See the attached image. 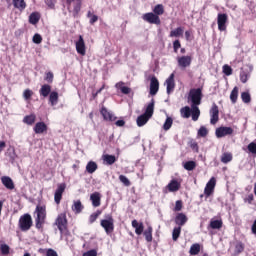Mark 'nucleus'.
I'll return each mask as SVG.
<instances>
[{
	"label": "nucleus",
	"instance_id": "obj_12",
	"mask_svg": "<svg viewBox=\"0 0 256 256\" xmlns=\"http://www.w3.org/2000/svg\"><path fill=\"white\" fill-rule=\"evenodd\" d=\"M215 135L217 139H221L223 137H227V135H233V128L222 126L216 129Z\"/></svg>",
	"mask_w": 256,
	"mask_h": 256
},
{
	"label": "nucleus",
	"instance_id": "obj_40",
	"mask_svg": "<svg viewBox=\"0 0 256 256\" xmlns=\"http://www.w3.org/2000/svg\"><path fill=\"white\" fill-rule=\"evenodd\" d=\"M179 235H181V226L175 227L172 232L173 241H177L179 239Z\"/></svg>",
	"mask_w": 256,
	"mask_h": 256
},
{
	"label": "nucleus",
	"instance_id": "obj_57",
	"mask_svg": "<svg viewBox=\"0 0 256 256\" xmlns=\"http://www.w3.org/2000/svg\"><path fill=\"white\" fill-rule=\"evenodd\" d=\"M183 209V202L181 200L176 201L174 211H181Z\"/></svg>",
	"mask_w": 256,
	"mask_h": 256
},
{
	"label": "nucleus",
	"instance_id": "obj_64",
	"mask_svg": "<svg viewBox=\"0 0 256 256\" xmlns=\"http://www.w3.org/2000/svg\"><path fill=\"white\" fill-rule=\"evenodd\" d=\"M7 147V144L5 143V141H0V153L3 152V149Z\"/></svg>",
	"mask_w": 256,
	"mask_h": 256
},
{
	"label": "nucleus",
	"instance_id": "obj_56",
	"mask_svg": "<svg viewBox=\"0 0 256 256\" xmlns=\"http://www.w3.org/2000/svg\"><path fill=\"white\" fill-rule=\"evenodd\" d=\"M173 49H174V53H177V51L181 49V42H179V40H175L173 42Z\"/></svg>",
	"mask_w": 256,
	"mask_h": 256
},
{
	"label": "nucleus",
	"instance_id": "obj_13",
	"mask_svg": "<svg viewBox=\"0 0 256 256\" xmlns=\"http://www.w3.org/2000/svg\"><path fill=\"white\" fill-rule=\"evenodd\" d=\"M75 45L78 55H82V57H85L87 53V48L85 47V40L83 39V36H79V39L75 42Z\"/></svg>",
	"mask_w": 256,
	"mask_h": 256
},
{
	"label": "nucleus",
	"instance_id": "obj_51",
	"mask_svg": "<svg viewBox=\"0 0 256 256\" xmlns=\"http://www.w3.org/2000/svg\"><path fill=\"white\" fill-rule=\"evenodd\" d=\"M249 80V74H247L245 71L240 72V81L241 83H247Z\"/></svg>",
	"mask_w": 256,
	"mask_h": 256
},
{
	"label": "nucleus",
	"instance_id": "obj_27",
	"mask_svg": "<svg viewBox=\"0 0 256 256\" xmlns=\"http://www.w3.org/2000/svg\"><path fill=\"white\" fill-rule=\"evenodd\" d=\"M39 19H41L39 12H33L29 16V23L31 25H37L39 23Z\"/></svg>",
	"mask_w": 256,
	"mask_h": 256
},
{
	"label": "nucleus",
	"instance_id": "obj_9",
	"mask_svg": "<svg viewBox=\"0 0 256 256\" xmlns=\"http://www.w3.org/2000/svg\"><path fill=\"white\" fill-rule=\"evenodd\" d=\"M65 189H67V185L65 183H60L57 185V189L54 193V201L56 205L61 203V199H63V193H65Z\"/></svg>",
	"mask_w": 256,
	"mask_h": 256
},
{
	"label": "nucleus",
	"instance_id": "obj_43",
	"mask_svg": "<svg viewBox=\"0 0 256 256\" xmlns=\"http://www.w3.org/2000/svg\"><path fill=\"white\" fill-rule=\"evenodd\" d=\"M241 99L243 103H251V94L249 92H242Z\"/></svg>",
	"mask_w": 256,
	"mask_h": 256
},
{
	"label": "nucleus",
	"instance_id": "obj_63",
	"mask_svg": "<svg viewBox=\"0 0 256 256\" xmlns=\"http://www.w3.org/2000/svg\"><path fill=\"white\" fill-rule=\"evenodd\" d=\"M115 125L117 127H123L125 125V120H117Z\"/></svg>",
	"mask_w": 256,
	"mask_h": 256
},
{
	"label": "nucleus",
	"instance_id": "obj_28",
	"mask_svg": "<svg viewBox=\"0 0 256 256\" xmlns=\"http://www.w3.org/2000/svg\"><path fill=\"white\" fill-rule=\"evenodd\" d=\"M102 159H103L105 165H113V163H115V161H117V158L115 157V155H109V154L103 155Z\"/></svg>",
	"mask_w": 256,
	"mask_h": 256
},
{
	"label": "nucleus",
	"instance_id": "obj_7",
	"mask_svg": "<svg viewBox=\"0 0 256 256\" xmlns=\"http://www.w3.org/2000/svg\"><path fill=\"white\" fill-rule=\"evenodd\" d=\"M176 61L180 69H187V67H191L193 58L191 56H178Z\"/></svg>",
	"mask_w": 256,
	"mask_h": 256
},
{
	"label": "nucleus",
	"instance_id": "obj_1",
	"mask_svg": "<svg viewBox=\"0 0 256 256\" xmlns=\"http://www.w3.org/2000/svg\"><path fill=\"white\" fill-rule=\"evenodd\" d=\"M203 99V91L201 88H192L188 94V103L190 106H185L180 109V115L183 119H189L192 117V121H199L201 116V110H199V105Z\"/></svg>",
	"mask_w": 256,
	"mask_h": 256
},
{
	"label": "nucleus",
	"instance_id": "obj_49",
	"mask_svg": "<svg viewBox=\"0 0 256 256\" xmlns=\"http://www.w3.org/2000/svg\"><path fill=\"white\" fill-rule=\"evenodd\" d=\"M99 215H101V211H96L95 213L91 214L89 217V221L90 223H95V221H97V218L99 217Z\"/></svg>",
	"mask_w": 256,
	"mask_h": 256
},
{
	"label": "nucleus",
	"instance_id": "obj_14",
	"mask_svg": "<svg viewBox=\"0 0 256 256\" xmlns=\"http://www.w3.org/2000/svg\"><path fill=\"white\" fill-rule=\"evenodd\" d=\"M227 14H218L217 23L219 31L227 30Z\"/></svg>",
	"mask_w": 256,
	"mask_h": 256
},
{
	"label": "nucleus",
	"instance_id": "obj_60",
	"mask_svg": "<svg viewBox=\"0 0 256 256\" xmlns=\"http://www.w3.org/2000/svg\"><path fill=\"white\" fill-rule=\"evenodd\" d=\"M82 256H97V250H89L85 252Z\"/></svg>",
	"mask_w": 256,
	"mask_h": 256
},
{
	"label": "nucleus",
	"instance_id": "obj_59",
	"mask_svg": "<svg viewBox=\"0 0 256 256\" xmlns=\"http://www.w3.org/2000/svg\"><path fill=\"white\" fill-rule=\"evenodd\" d=\"M98 21H99V16L94 14L93 16L90 17L89 23L90 25H94V23H97Z\"/></svg>",
	"mask_w": 256,
	"mask_h": 256
},
{
	"label": "nucleus",
	"instance_id": "obj_34",
	"mask_svg": "<svg viewBox=\"0 0 256 256\" xmlns=\"http://www.w3.org/2000/svg\"><path fill=\"white\" fill-rule=\"evenodd\" d=\"M171 127H173V118L170 116H167L166 120L162 126V129L164 131H169V129H171Z\"/></svg>",
	"mask_w": 256,
	"mask_h": 256
},
{
	"label": "nucleus",
	"instance_id": "obj_33",
	"mask_svg": "<svg viewBox=\"0 0 256 256\" xmlns=\"http://www.w3.org/2000/svg\"><path fill=\"white\" fill-rule=\"evenodd\" d=\"M201 252V245L199 243L192 244L189 250L190 255H199Z\"/></svg>",
	"mask_w": 256,
	"mask_h": 256
},
{
	"label": "nucleus",
	"instance_id": "obj_38",
	"mask_svg": "<svg viewBox=\"0 0 256 256\" xmlns=\"http://www.w3.org/2000/svg\"><path fill=\"white\" fill-rule=\"evenodd\" d=\"M237 97H239V88L234 87L230 94V101L232 103H237Z\"/></svg>",
	"mask_w": 256,
	"mask_h": 256
},
{
	"label": "nucleus",
	"instance_id": "obj_29",
	"mask_svg": "<svg viewBox=\"0 0 256 256\" xmlns=\"http://www.w3.org/2000/svg\"><path fill=\"white\" fill-rule=\"evenodd\" d=\"M97 164L95 163V161H89L86 165V171L87 173H89L90 175H92V173H95L97 171Z\"/></svg>",
	"mask_w": 256,
	"mask_h": 256
},
{
	"label": "nucleus",
	"instance_id": "obj_20",
	"mask_svg": "<svg viewBox=\"0 0 256 256\" xmlns=\"http://www.w3.org/2000/svg\"><path fill=\"white\" fill-rule=\"evenodd\" d=\"M100 113L105 121H115V115H113L107 108L102 107Z\"/></svg>",
	"mask_w": 256,
	"mask_h": 256
},
{
	"label": "nucleus",
	"instance_id": "obj_22",
	"mask_svg": "<svg viewBox=\"0 0 256 256\" xmlns=\"http://www.w3.org/2000/svg\"><path fill=\"white\" fill-rule=\"evenodd\" d=\"M45 131H47V124H45V122H37L34 126V133L37 135H41L45 133Z\"/></svg>",
	"mask_w": 256,
	"mask_h": 256
},
{
	"label": "nucleus",
	"instance_id": "obj_4",
	"mask_svg": "<svg viewBox=\"0 0 256 256\" xmlns=\"http://www.w3.org/2000/svg\"><path fill=\"white\" fill-rule=\"evenodd\" d=\"M33 226V218L29 214H24L19 218L18 227L22 231H29Z\"/></svg>",
	"mask_w": 256,
	"mask_h": 256
},
{
	"label": "nucleus",
	"instance_id": "obj_17",
	"mask_svg": "<svg viewBox=\"0 0 256 256\" xmlns=\"http://www.w3.org/2000/svg\"><path fill=\"white\" fill-rule=\"evenodd\" d=\"M1 183L9 191H13V189H15V183L13 182V179H11V177H9V176H2Z\"/></svg>",
	"mask_w": 256,
	"mask_h": 256
},
{
	"label": "nucleus",
	"instance_id": "obj_54",
	"mask_svg": "<svg viewBox=\"0 0 256 256\" xmlns=\"http://www.w3.org/2000/svg\"><path fill=\"white\" fill-rule=\"evenodd\" d=\"M248 151L250 153H253L254 155H256V143L255 142H251L249 145H248Z\"/></svg>",
	"mask_w": 256,
	"mask_h": 256
},
{
	"label": "nucleus",
	"instance_id": "obj_18",
	"mask_svg": "<svg viewBox=\"0 0 256 256\" xmlns=\"http://www.w3.org/2000/svg\"><path fill=\"white\" fill-rule=\"evenodd\" d=\"M166 189H168L169 193H177L179 189H181V183L177 181L176 179H172L170 183L166 186Z\"/></svg>",
	"mask_w": 256,
	"mask_h": 256
},
{
	"label": "nucleus",
	"instance_id": "obj_44",
	"mask_svg": "<svg viewBox=\"0 0 256 256\" xmlns=\"http://www.w3.org/2000/svg\"><path fill=\"white\" fill-rule=\"evenodd\" d=\"M189 147L194 151L195 153H199V144H197V141L190 140L189 141Z\"/></svg>",
	"mask_w": 256,
	"mask_h": 256
},
{
	"label": "nucleus",
	"instance_id": "obj_32",
	"mask_svg": "<svg viewBox=\"0 0 256 256\" xmlns=\"http://www.w3.org/2000/svg\"><path fill=\"white\" fill-rule=\"evenodd\" d=\"M72 211H74V213H77V214L83 211V204L81 203L80 200L74 201L72 205Z\"/></svg>",
	"mask_w": 256,
	"mask_h": 256
},
{
	"label": "nucleus",
	"instance_id": "obj_37",
	"mask_svg": "<svg viewBox=\"0 0 256 256\" xmlns=\"http://www.w3.org/2000/svg\"><path fill=\"white\" fill-rule=\"evenodd\" d=\"M35 119H37V116H35V114H30L24 117L23 123L26 125H33V123H35Z\"/></svg>",
	"mask_w": 256,
	"mask_h": 256
},
{
	"label": "nucleus",
	"instance_id": "obj_36",
	"mask_svg": "<svg viewBox=\"0 0 256 256\" xmlns=\"http://www.w3.org/2000/svg\"><path fill=\"white\" fill-rule=\"evenodd\" d=\"M209 227L211 229H221V227H223V220H214V219H212L210 221Z\"/></svg>",
	"mask_w": 256,
	"mask_h": 256
},
{
	"label": "nucleus",
	"instance_id": "obj_42",
	"mask_svg": "<svg viewBox=\"0 0 256 256\" xmlns=\"http://www.w3.org/2000/svg\"><path fill=\"white\" fill-rule=\"evenodd\" d=\"M153 11H154V15H157V16L163 15V13H165V10L163 9V5L161 4L156 5Z\"/></svg>",
	"mask_w": 256,
	"mask_h": 256
},
{
	"label": "nucleus",
	"instance_id": "obj_30",
	"mask_svg": "<svg viewBox=\"0 0 256 256\" xmlns=\"http://www.w3.org/2000/svg\"><path fill=\"white\" fill-rule=\"evenodd\" d=\"M143 234L148 243H151V241H153V227L148 226Z\"/></svg>",
	"mask_w": 256,
	"mask_h": 256
},
{
	"label": "nucleus",
	"instance_id": "obj_31",
	"mask_svg": "<svg viewBox=\"0 0 256 256\" xmlns=\"http://www.w3.org/2000/svg\"><path fill=\"white\" fill-rule=\"evenodd\" d=\"M13 5L16 9H19V11H24L27 7L25 0H13Z\"/></svg>",
	"mask_w": 256,
	"mask_h": 256
},
{
	"label": "nucleus",
	"instance_id": "obj_24",
	"mask_svg": "<svg viewBox=\"0 0 256 256\" xmlns=\"http://www.w3.org/2000/svg\"><path fill=\"white\" fill-rule=\"evenodd\" d=\"M49 103L51 107H55L59 103V93L57 91H52L49 95Z\"/></svg>",
	"mask_w": 256,
	"mask_h": 256
},
{
	"label": "nucleus",
	"instance_id": "obj_21",
	"mask_svg": "<svg viewBox=\"0 0 256 256\" xmlns=\"http://www.w3.org/2000/svg\"><path fill=\"white\" fill-rule=\"evenodd\" d=\"M132 227L135 229L136 235H142L145 227L143 226V222H139L137 220L132 221Z\"/></svg>",
	"mask_w": 256,
	"mask_h": 256
},
{
	"label": "nucleus",
	"instance_id": "obj_46",
	"mask_svg": "<svg viewBox=\"0 0 256 256\" xmlns=\"http://www.w3.org/2000/svg\"><path fill=\"white\" fill-rule=\"evenodd\" d=\"M80 11H81V1H77L74 5V9H73L74 17H76V15H79Z\"/></svg>",
	"mask_w": 256,
	"mask_h": 256
},
{
	"label": "nucleus",
	"instance_id": "obj_47",
	"mask_svg": "<svg viewBox=\"0 0 256 256\" xmlns=\"http://www.w3.org/2000/svg\"><path fill=\"white\" fill-rule=\"evenodd\" d=\"M32 41L36 45H40V43H42V41H43V37H41L39 33H36V34H34Z\"/></svg>",
	"mask_w": 256,
	"mask_h": 256
},
{
	"label": "nucleus",
	"instance_id": "obj_23",
	"mask_svg": "<svg viewBox=\"0 0 256 256\" xmlns=\"http://www.w3.org/2000/svg\"><path fill=\"white\" fill-rule=\"evenodd\" d=\"M90 200L92 201L93 207H99L101 205V194H99V192L92 193Z\"/></svg>",
	"mask_w": 256,
	"mask_h": 256
},
{
	"label": "nucleus",
	"instance_id": "obj_5",
	"mask_svg": "<svg viewBox=\"0 0 256 256\" xmlns=\"http://www.w3.org/2000/svg\"><path fill=\"white\" fill-rule=\"evenodd\" d=\"M55 225L59 229L61 235L67 233V215L65 213L59 214L56 218Z\"/></svg>",
	"mask_w": 256,
	"mask_h": 256
},
{
	"label": "nucleus",
	"instance_id": "obj_8",
	"mask_svg": "<svg viewBox=\"0 0 256 256\" xmlns=\"http://www.w3.org/2000/svg\"><path fill=\"white\" fill-rule=\"evenodd\" d=\"M215 185H217V180L215 179V177H212L207 182V184L204 188V195H205L206 199L208 197H211V195H213V193L215 192Z\"/></svg>",
	"mask_w": 256,
	"mask_h": 256
},
{
	"label": "nucleus",
	"instance_id": "obj_3",
	"mask_svg": "<svg viewBox=\"0 0 256 256\" xmlns=\"http://www.w3.org/2000/svg\"><path fill=\"white\" fill-rule=\"evenodd\" d=\"M35 213H36V228L41 229V227H43V223H45V217H47V211L45 210V206L36 207Z\"/></svg>",
	"mask_w": 256,
	"mask_h": 256
},
{
	"label": "nucleus",
	"instance_id": "obj_39",
	"mask_svg": "<svg viewBox=\"0 0 256 256\" xmlns=\"http://www.w3.org/2000/svg\"><path fill=\"white\" fill-rule=\"evenodd\" d=\"M183 35V28L178 27L170 32V37H181Z\"/></svg>",
	"mask_w": 256,
	"mask_h": 256
},
{
	"label": "nucleus",
	"instance_id": "obj_58",
	"mask_svg": "<svg viewBox=\"0 0 256 256\" xmlns=\"http://www.w3.org/2000/svg\"><path fill=\"white\" fill-rule=\"evenodd\" d=\"M45 81H47V83H53V72L46 73Z\"/></svg>",
	"mask_w": 256,
	"mask_h": 256
},
{
	"label": "nucleus",
	"instance_id": "obj_2",
	"mask_svg": "<svg viewBox=\"0 0 256 256\" xmlns=\"http://www.w3.org/2000/svg\"><path fill=\"white\" fill-rule=\"evenodd\" d=\"M153 113H155V100L152 99L145 108V112L137 117L136 123L139 127H144L149 123V119L153 117Z\"/></svg>",
	"mask_w": 256,
	"mask_h": 256
},
{
	"label": "nucleus",
	"instance_id": "obj_52",
	"mask_svg": "<svg viewBox=\"0 0 256 256\" xmlns=\"http://www.w3.org/2000/svg\"><path fill=\"white\" fill-rule=\"evenodd\" d=\"M223 73H224V75H227L229 77V75L233 74V69L229 65H224L223 66Z\"/></svg>",
	"mask_w": 256,
	"mask_h": 256
},
{
	"label": "nucleus",
	"instance_id": "obj_48",
	"mask_svg": "<svg viewBox=\"0 0 256 256\" xmlns=\"http://www.w3.org/2000/svg\"><path fill=\"white\" fill-rule=\"evenodd\" d=\"M119 180L121 181V183H123V185H125L126 187H129V185H131V182L129 181V178L125 175H120L119 176Z\"/></svg>",
	"mask_w": 256,
	"mask_h": 256
},
{
	"label": "nucleus",
	"instance_id": "obj_19",
	"mask_svg": "<svg viewBox=\"0 0 256 256\" xmlns=\"http://www.w3.org/2000/svg\"><path fill=\"white\" fill-rule=\"evenodd\" d=\"M187 221H188L187 215L183 213H178L175 217V223L176 225H178V227H183V225H185Z\"/></svg>",
	"mask_w": 256,
	"mask_h": 256
},
{
	"label": "nucleus",
	"instance_id": "obj_61",
	"mask_svg": "<svg viewBox=\"0 0 256 256\" xmlns=\"http://www.w3.org/2000/svg\"><path fill=\"white\" fill-rule=\"evenodd\" d=\"M46 256H59V255L57 254V251L50 248L47 250Z\"/></svg>",
	"mask_w": 256,
	"mask_h": 256
},
{
	"label": "nucleus",
	"instance_id": "obj_50",
	"mask_svg": "<svg viewBox=\"0 0 256 256\" xmlns=\"http://www.w3.org/2000/svg\"><path fill=\"white\" fill-rule=\"evenodd\" d=\"M23 97H24L25 101H29V99H31V97H33V92L30 89H26L23 92Z\"/></svg>",
	"mask_w": 256,
	"mask_h": 256
},
{
	"label": "nucleus",
	"instance_id": "obj_16",
	"mask_svg": "<svg viewBox=\"0 0 256 256\" xmlns=\"http://www.w3.org/2000/svg\"><path fill=\"white\" fill-rule=\"evenodd\" d=\"M159 92V80L157 77L152 76L150 79V95H157Z\"/></svg>",
	"mask_w": 256,
	"mask_h": 256
},
{
	"label": "nucleus",
	"instance_id": "obj_26",
	"mask_svg": "<svg viewBox=\"0 0 256 256\" xmlns=\"http://www.w3.org/2000/svg\"><path fill=\"white\" fill-rule=\"evenodd\" d=\"M116 89H120L121 93L124 95H129L131 93V88L125 86V83L123 82H118L115 85Z\"/></svg>",
	"mask_w": 256,
	"mask_h": 256
},
{
	"label": "nucleus",
	"instance_id": "obj_41",
	"mask_svg": "<svg viewBox=\"0 0 256 256\" xmlns=\"http://www.w3.org/2000/svg\"><path fill=\"white\" fill-rule=\"evenodd\" d=\"M195 167H197L195 161H188L184 164V169H186V171H193Z\"/></svg>",
	"mask_w": 256,
	"mask_h": 256
},
{
	"label": "nucleus",
	"instance_id": "obj_62",
	"mask_svg": "<svg viewBox=\"0 0 256 256\" xmlns=\"http://www.w3.org/2000/svg\"><path fill=\"white\" fill-rule=\"evenodd\" d=\"M244 201L251 205V203H253V194L248 195L247 198L244 199Z\"/></svg>",
	"mask_w": 256,
	"mask_h": 256
},
{
	"label": "nucleus",
	"instance_id": "obj_10",
	"mask_svg": "<svg viewBox=\"0 0 256 256\" xmlns=\"http://www.w3.org/2000/svg\"><path fill=\"white\" fill-rule=\"evenodd\" d=\"M143 21L152 25H161V19L153 12L146 13L142 16Z\"/></svg>",
	"mask_w": 256,
	"mask_h": 256
},
{
	"label": "nucleus",
	"instance_id": "obj_55",
	"mask_svg": "<svg viewBox=\"0 0 256 256\" xmlns=\"http://www.w3.org/2000/svg\"><path fill=\"white\" fill-rule=\"evenodd\" d=\"M243 249H245V247L243 246V243L239 242L236 244L235 246L236 253H243Z\"/></svg>",
	"mask_w": 256,
	"mask_h": 256
},
{
	"label": "nucleus",
	"instance_id": "obj_6",
	"mask_svg": "<svg viewBox=\"0 0 256 256\" xmlns=\"http://www.w3.org/2000/svg\"><path fill=\"white\" fill-rule=\"evenodd\" d=\"M100 225L101 227H103L107 235H109L113 233L115 229V220H113V217L111 215H108L106 219L101 220Z\"/></svg>",
	"mask_w": 256,
	"mask_h": 256
},
{
	"label": "nucleus",
	"instance_id": "obj_15",
	"mask_svg": "<svg viewBox=\"0 0 256 256\" xmlns=\"http://www.w3.org/2000/svg\"><path fill=\"white\" fill-rule=\"evenodd\" d=\"M166 87H167V94L171 95L173 91L175 90V73H172L168 79L165 81Z\"/></svg>",
	"mask_w": 256,
	"mask_h": 256
},
{
	"label": "nucleus",
	"instance_id": "obj_35",
	"mask_svg": "<svg viewBox=\"0 0 256 256\" xmlns=\"http://www.w3.org/2000/svg\"><path fill=\"white\" fill-rule=\"evenodd\" d=\"M233 161V154L225 152L221 156V162L224 164L231 163Z\"/></svg>",
	"mask_w": 256,
	"mask_h": 256
},
{
	"label": "nucleus",
	"instance_id": "obj_53",
	"mask_svg": "<svg viewBox=\"0 0 256 256\" xmlns=\"http://www.w3.org/2000/svg\"><path fill=\"white\" fill-rule=\"evenodd\" d=\"M0 250H1L2 255H9V245L1 244Z\"/></svg>",
	"mask_w": 256,
	"mask_h": 256
},
{
	"label": "nucleus",
	"instance_id": "obj_45",
	"mask_svg": "<svg viewBox=\"0 0 256 256\" xmlns=\"http://www.w3.org/2000/svg\"><path fill=\"white\" fill-rule=\"evenodd\" d=\"M209 130L205 126H201L198 130V137H207Z\"/></svg>",
	"mask_w": 256,
	"mask_h": 256
},
{
	"label": "nucleus",
	"instance_id": "obj_25",
	"mask_svg": "<svg viewBox=\"0 0 256 256\" xmlns=\"http://www.w3.org/2000/svg\"><path fill=\"white\" fill-rule=\"evenodd\" d=\"M39 93L42 97H49L51 95V86L49 84L42 85Z\"/></svg>",
	"mask_w": 256,
	"mask_h": 256
},
{
	"label": "nucleus",
	"instance_id": "obj_11",
	"mask_svg": "<svg viewBox=\"0 0 256 256\" xmlns=\"http://www.w3.org/2000/svg\"><path fill=\"white\" fill-rule=\"evenodd\" d=\"M218 121H219V106L213 103L210 109V124L217 125Z\"/></svg>",
	"mask_w": 256,
	"mask_h": 256
}]
</instances>
